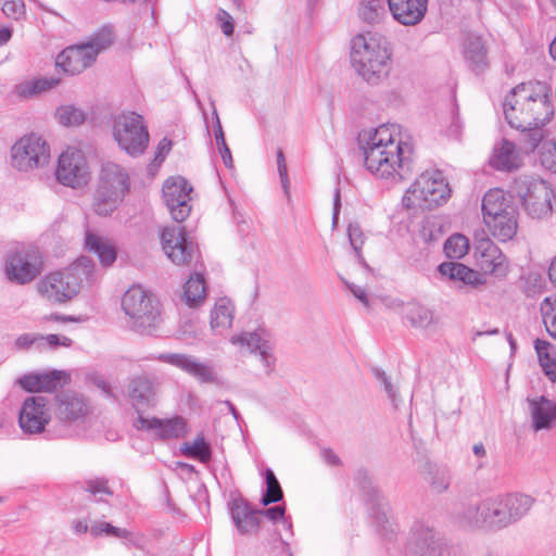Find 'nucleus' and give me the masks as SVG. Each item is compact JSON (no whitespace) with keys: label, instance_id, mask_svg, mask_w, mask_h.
Masks as SVG:
<instances>
[{"label":"nucleus","instance_id":"obj_1","mask_svg":"<svg viewBox=\"0 0 556 556\" xmlns=\"http://www.w3.org/2000/svg\"><path fill=\"white\" fill-rule=\"evenodd\" d=\"M552 89L546 84L522 83L505 97L503 111L511 128L520 131L519 142L523 152L534 151L541 143L543 127L554 115Z\"/></svg>","mask_w":556,"mask_h":556},{"label":"nucleus","instance_id":"obj_2","mask_svg":"<svg viewBox=\"0 0 556 556\" xmlns=\"http://www.w3.org/2000/svg\"><path fill=\"white\" fill-rule=\"evenodd\" d=\"M362 149L365 167L377 178L402 180L409 170L413 148L396 140L388 125L377 127Z\"/></svg>","mask_w":556,"mask_h":556},{"label":"nucleus","instance_id":"obj_3","mask_svg":"<svg viewBox=\"0 0 556 556\" xmlns=\"http://www.w3.org/2000/svg\"><path fill=\"white\" fill-rule=\"evenodd\" d=\"M89 413L87 400L74 391H63L55 395V417L52 421L46 410L43 396H37V437L47 440L63 439L71 434L70 425L81 420Z\"/></svg>","mask_w":556,"mask_h":556},{"label":"nucleus","instance_id":"obj_4","mask_svg":"<svg viewBox=\"0 0 556 556\" xmlns=\"http://www.w3.org/2000/svg\"><path fill=\"white\" fill-rule=\"evenodd\" d=\"M392 51L388 39L379 34H358L352 39L351 63L370 85L389 75Z\"/></svg>","mask_w":556,"mask_h":556},{"label":"nucleus","instance_id":"obj_5","mask_svg":"<svg viewBox=\"0 0 556 556\" xmlns=\"http://www.w3.org/2000/svg\"><path fill=\"white\" fill-rule=\"evenodd\" d=\"M96 264L88 256H81L78 262L64 269L47 275L38 285L37 290L52 303H66L75 298L83 283L81 276L87 282L94 280Z\"/></svg>","mask_w":556,"mask_h":556},{"label":"nucleus","instance_id":"obj_6","mask_svg":"<svg viewBox=\"0 0 556 556\" xmlns=\"http://www.w3.org/2000/svg\"><path fill=\"white\" fill-rule=\"evenodd\" d=\"M130 190V177L121 165L106 162L100 169L92 207L99 216H110Z\"/></svg>","mask_w":556,"mask_h":556},{"label":"nucleus","instance_id":"obj_7","mask_svg":"<svg viewBox=\"0 0 556 556\" xmlns=\"http://www.w3.org/2000/svg\"><path fill=\"white\" fill-rule=\"evenodd\" d=\"M114 41L111 27L104 26L94 33L88 41L70 46L61 51L55 60V65L65 74L78 75L90 67L98 54L110 47Z\"/></svg>","mask_w":556,"mask_h":556},{"label":"nucleus","instance_id":"obj_8","mask_svg":"<svg viewBox=\"0 0 556 556\" xmlns=\"http://www.w3.org/2000/svg\"><path fill=\"white\" fill-rule=\"evenodd\" d=\"M122 308L130 319V327L141 334H151L161 320L157 299L140 286H132L124 293Z\"/></svg>","mask_w":556,"mask_h":556},{"label":"nucleus","instance_id":"obj_9","mask_svg":"<svg viewBox=\"0 0 556 556\" xmlns=\"http://www.w3.org/2000/svg\"><path fill=\"white\" fill-rule=\"evenodd\" d=\"M511 198H518L525 211L533 218H541L552 212L554 191L549 185L531 175L516 177L509 185Z\"/></svg>","mask_w":556,"mask_h":556},{"label":"nucleus","instance_id":"obj_10","mask_svg":"<svg viewBox=\"0 0 556 556\" xmlns=\"http://www.w3.org/2000/svg\"><path fill=\"white\" fill-rule=\"evenodd\" d=\"M112 134L118 147L132 157L142 155L149 146L148 125L143 116L134 111L114 117Z\"/></svg>","mask_w":556,"mask_h":556},{"label":"nucleus","instance_id":"obj_11","mask_svg":"<svg viewBox=\"0 0 556 556\" xmlns=\"http://www.w3.org/2000/svg\"><path fill=\"white\" fill-rule=\"evenodd\" d=\"M354 480L361 490L372 523L375 525L381 538L388 542L396 539L399 526L388 517L386 507L382 505V497L377 489L371 484L368 472L364 468L357 469Z\"/></svg>","mask_w":556,"mask_h":556},{"label":"nucleus","instance_id":"obj_12","mask_svg":"<svg viewBox=\"0 0 556 556\" xmlns=\"http://www.w3.org/2000/svg\"><path fill=\"white\" fill-rule=\"evenodd\" d=\"M409 191L418 200V206L427 210L441 205L451 195V188L441 172L422 173Z\"/></svg>","mask_w":556,"mask_h":556},{"label":"nucleus","instance_id":"obj_13","mask_svg":"<svg viewBox=\"0 0 556 556\" xmlns=\"http://www.w3.org/2000/svg\"><path fill=\"white\" fill-rule=\"evenodd\" d=\"M406 552L408 556H443L447 546L433 527L416 520L410 527Z\"/></svg>","mask_w":556,"mask_h":556},{"label":"nucleus","instance_id":"obj_14","mask_svg":"<svg viewBox=\"0 0 556 556\" xmlns=\"http://www.w3.org/2000/svg\"><path fill=\"white\" fill-rule=\"evenodd\" d=\"M35 254L33 243L14 242L7 252L4 274L11 282L24 285L35 278L31 260Z\"/></svg>","mask_w":556,"mask_h":556},{"label":"nucleus","instance_id":"obj_15","mask_svg":"<svg viewBox=\"0 0 556 556\" xmlns=\"http://www.w3.org/2000/svg\"><path fill=\"white\" fill-rule=\"evenodd\" d=\"M160 384L159 377L151 372H143L129 378L125 396L138 415H142L144 409L156 405Z\"/></svg>","mask_w":556,"mask_h":556},{"label":"nucleus","instance_id":"obj_16","mask_svg":"<svg viewBox=\"0 0 556 556\" xmlns=\"http://www.w3.org/2000/svg\"><path fill=\"white\" fill-rule=\"evenodd\" d=\"M501 503L495 496L481 500L475 505L467 506L462 515L463 520L471 528L498 531L506 528L505 517L500 509Z\"/></svg>","mask_w":556,"mask_h":556},{"label":"nucleus","instance_id":"obj_17","mask_svg":"<svg viewBox=\"0 0 556 556\" xmlns=\"http://www.w3.org/2000/svg\"><path fill=\"white\" fill-rule=\"evenodd\" d=\"M193 188L181 176L169 177L165 180L162 192L164 202L175 222H185L191 213V192Z\"/></svg>","mask_w":556,"mask_h":556},{"label":"nucleus","instance_id":"obj_18","mask_svg":"<svg viewBox=\"0 0 556 556\" xmlns=\"http://www.w3.org/2000/svg\"><path fill=\"white\" fill-rule=\"evenodd\" d=\"M162 248L176 265H185L198 253V245L188 235L185 226L166 227L161 232Z\"/></svg>","mask_w":556,"mask_h":556},{"label":"nucleus","instance_id":"obj_19","mask_svg":"<svg viewBox=\"0 0 556 556\" xmlns=\"http://www.w3.org/2000/svg\"><path fill=\"white\" fill-rule=\"evenodd\" d=\"M55 176L60 184L80 188L88 184L90 173L87 160L79 150H66L58 159Z\"/></svg>","mask_w":556,"mask_h":556},{"label":"nucleus","instance_id":"obj_20","mask_svg":"<svg viewBox=\"0 0 556 556\" xmlns=\"http://www.w3.org/2000/svg\"><path fill=\"white\" fill-rule=\"evenodd\" d=\"M137 430L155 431L159 440H172L184 438L187 433L188 425L182 416L176 415L172 418L161 419L157 417H144L138 415L134 421Z\"/></svg>","mask_w":556,"mask_h":556},{"label":"nucleus","instance_id":"obj_21","mask_svg":"<svg viewBox=\"0 0 556 556\" xmlns=\"http://www.w3.org/2000/svg\"><path fill=\"white\" fill-rule=\"evenodd\" d=\"M475 258L477 265L484 274L503 277L507 273L506 257L490 238L477 241L475 244Z\"/></svg>","mask_w":556,"mask_h":556},{"label":"nucleus","instance_id":"obj_22","mask_svg":"<svg viewBox=\"0 0 556 556\" xmlns=\"http://www.w3.org/2000/svg\"><path fill=\"white\" fill-rule=\"evenodd\" d=\"M156 359L184 370L201 383H213L216 381V374L213 366L201 363L191 355L165 353L160 354Z\"/></svg>","mask_w":556,"mask_h":556},{"label":"nucleus","instance_id":"obj_23","mask_svg":"<svg viewBox=\"0 0 556 556\" xmlns=\"http://www.w3.org/2000/svg\"><path fill=\"white\" fill-rule=\"evenodd\" d=\"M389 11L404 26L419 24L428 10V0H387Z\"/></svg>","mask_w":556,"mask_h":556},{"label":"nucleus","instance_id":"obj_24","mask_svg":"<svg viewBox=\"0 0 556 556\" xmlns=\"http://www.w3.org/2000/svg\"><path fill=\"white\" fill-rule=\"evenodd\" d=\"M463 55L465 64L475 75H483L489 70L488 49L482 37L468 35L464 40Z\"/></svg>","mask_w":556,"mask_h":556},{"label":"nucleus","instance_id":"obj_25","mask_svg":"<svg viewBox=\"0 0 556 556\" xmlns=\"http://www.w3.org/2000/svg\"><path fill=\"white\" fill-rule=\"evenodd\" d=\"M84 248L96 255L103 268H110L117 260L116 247L105 237L89 229L85 232Z\"/></svg>","mask_w":556,"mask_h":556},{"label":"nucleus","instance_id":"obj_26","mask_svg":"<svg viewBox=\"0 0 556 556\" xmlns=\"http://www.w3.org/2000/svg\"><path fill=\"white\" fill-rule=\"evenodd\" d=\"M231 341L235 344L239 343L241 345H247L251 352H257L264 367L268 370L271 369L274 365L271 344L269 342V333L265 329L260 328L253 332L233 337Z\"/></svg>","mask_w":556,"mask_h":556},{"label":"nucleus","instance_id":"obj_27","mask_svg":"<svg viewBox=\"0 0 556 556\" xmlns=\"http://www.w3.org/2000/svg\"><path fill=\"white\" fill-rule=\"evenodd\" d=\"M532 426L535 431L547 430L556 424V403L544 395L529 400Z\"/></svg>","mask_w":556,"mask_h":556},{"label":"nucleus","instance_id":"obj_28","mask_svg":"<svg viewBox=\"0 0 556 556\" xmlns=\"http://www.w3.org/2000/svg\"><path fill=\"white\" fill-rule=\"evenodd\" d=\"M35 163V134L20 138L11 148V165L20 172H28Z\"/></svg>","mask_w":556,"mask_h":556},{"label":"nucleus","instance_id":"obj_29","mask_svg":"<svg viewBox=\"0 0 556 556\" xmlns=\"http://www.w3.org/2000/svg\"><path fill=\"white\" fill-rule=\"evenodd\" d=\"M230 517L241 534L256 531L260 527V509L252 508L247 502L233 501L229 507Z\"/></svg>","mask_w":556,"mask_h":556},{"label":"nucleus","instance_id":"obj_30","mask_svg":"<svg viewBox=\"0 0 556 556\" xmlns=\"http://www.w3.org/2000/svg\"><path fill=\"white\" fill-rule=\"evenodd\" d=\"M493 237L506 242L515 237L518 228V210L509 208L505 214L497 215L484 222Z\"/></svg>","mask_w":556,"mask_h":556},{"label":"nucleus","instance_id":"obj_31","mask_svg":"<svg viewBox=\"0 0 556 556\" xmlns=\"http://www.w3.org/2000/svg\"><path fill=\"white\" fill-rule=\"evenodd\" d=\"M438 271L451 280L464 285L477 287L484 283V279L478 271L458 262H443L439 265Z\"/></svg>","mask_w":556,"mask_h":556},{"label":"nucleus","instance_id":"obj_32","mask_svg":"<svg viewBox=\"0 0 556 556\" xmlns=\"http://www.w3.org/2000/svg\"><path fill=\"white\" fill-rule=\"evenodd\" d=\"M509 208H517L505 197L504 191L500 188H494L485 192L482 198V215L483 220H489V217H495L505 214Z\"/></svg>","mask_w":556,"mask_h":556},{"label":"nucleus","instance_id":"obj_33","mask_svg":"<svg viewBox=\"0 0 556 556\" xmlns=\"http://www.w3.org/2000/svg\"><path fill=\"white\" fill-rule=\"evenodd\" d=\"M490 165L501 172H511L519 167L516 146L513 141L503 139L500 148L495 149L490 159Z\"/></svg>","mask_w":556,"mask_h":556},{"label":"nucleus","instance_id":"obj_34","mask_svg":"<svg viewBox=\"0 0 556 556\" xmlns=\"http://www.w3.org/2000/svg\"><path fill=\"white\" fill-rule=\"evenodd\" d=\"M206 296V282L202 273L194 270L184 286V299L189 307H195Z\"/></svg>","mask_w":556,"mask_h":556},{"label":"nucleus","instance_id":"obj_35","mask_svg":"<svg viewBox=\"0 0 556 556\" xmlns=\"http://www.w3.org/2000/svg\"><path fill=\"white\" fill-rule=\"evenodd\" d=\"M534 350L544 374L556 382V346L546 340L536 339Z\"/></svg>","mask_w":556,"mask_h":556},{"label":"nucleus","instance_id":"obj_36","mask_svg":"<svg viewBox=\"0 0 556 556\" xmlns=\"http://www.w3.org/2000/svg\"><path fill=\"white\" fill-rule=\"evenodd\" d=\"M233 320V305L227 298L219 299L211 312V327L216 333L231 327Z\"/></svg>","mask_w":556,"mask_h":556},{"label":"nucleus","instance_id":"obj_37","mask_svg":"<svg viewBox=\"0 0 556 556\" xmlns=\"http://www.w3.org/2000/svg\"><path fill=\"white\" fill-rule=\"evenodd\" d=\"M534 503L535 498L525 493L515 492L505 494V505L508 506V515L513 517L514 523L525 518Z\"/></svg>","mask_w":556,"mask_h":556},{"label":"nucleus","instance_id":"obj_38","mask_svg":"<svg viewBox=\"0 0 556 556\" xmlns=\"http://www.w3.org/2000/svg\"><path fill=\"white\" fill-rule=\"evenodd\" d=\"M404 317L412 327L419 329H426L433 323V312L418 302L407 303L404 307Z\"/></svg>","mask_w":556,"mask_h":556},{"label":"nucleus","instance_id":"obj_39","mask_svg":"<svg viewBox=\"0 0 556 556\" xmlns=\"http://www.w3.org/2000/svg\"><path fill=\"white\" fill-rule=\"evenodd\" d=\"M180 450L186 457L202 464H206L212 459L211 444L202 433L198 434L192 442H185Z\"/></svg>","mask_w":556,"mask_h":556},{"label":"nucleus","instance_id":"obj_40","mask_svg":"<svg viewBox=\"0 0 556 556\" xmlns=\"http://www.w3.org/2000/svg\"><path fill=\"white\" fill-rule=\"evenodd\" d=\"M265 489L262 492L261 503L264 506L279 503L283 498V492L274 470L265 468L263 471Z\"/></svg>","mask_w":556,"mask_h":556},{"label":"nucleus","instance_id":"obj_41","mask_svg":"<svg viewBox=\"0 0 556 556\" xmlns=\"http://www.w3.org/2000/svg\"><path fill=\"white\" fill-rule=\"evenodd\" d=\"M387 0H359L358 15L367 24H378L387 16Z\"/></svg>","mask_w":556,"mask_h":556},{"label":"nucleus","instance_id":"obj_42","mask_svg":"<svg viewBox=\"0 0 556 556\" xmlns=\"http://www.w3.org/2000/svg\"><path fill=\"white\" fill-rule=\"evenodd\" d=\"M70 380V376L64 370H49L43 372L37 371V393L53 392L65 386Z\"/></svg>","mask_w":556,"mask_h":556},{"label":"nucleus","instance_id":"obj_43","mask_svg":"<svg viewBox=\"0 0 556 556\" xmlns=\"http://www.w3.org/2000/svg\"><path fill=\"white\" fill-rule=\"evenodd\" d=\"M212 121H213L214 137L216 140V144H217L219 154L223 159V162L227 168H232V166H233L232 155H231L230 149L226 142L223 126L220 124V119H219L216 109L213 110Z\"/></svg>","mask_w":556,"mask_h":556},{"label":"nucleus","instance_id":"obj_44","mask_svg":"<svg viewBox=\"0 0 556 556\" xmlns=\"http://www.w3.org/2000/svg\"><path fill=\"white\" fill-rule=\"evenodd\" d=\"M55 117L63 126H79L85 123L87 114L73 104H65L56 109Z\"/></svg>","mask_w":556,"mask_h":556},{"label":"nucleus","instance_id":"obj_45","mask_svg":"<svg viewBox=\"0 0 556 556\" xmlns=\"http://www.w3.org/2000/svg\"><path fill=\"white\" fill-rule=\"evenodd\" d=\"M18 426L25 434L35 433V395L26 397L20 408Z\"/></svg>","mask_w":556,"mask_h":556},{"label":"nucleus","instance_id":"obj_46","mask_svg":"<svg viewBox=\"0 0 556 556\" xmlns=\"http://www.w3.org/2000/svg\"><path fill=\"white\" fill-rule=\"evenodd\" d=\"M469 250V241L462 233L452 235L444 243L443 251L451 260L462 258Z\"/></svg>","mask_w":556,"mask_h":556},{"label":"nucleus","instance_id":"obj_47","mask_svg":"<svg viewBox=\"0 0 556 556\" xmlns=\"http://www.w3.org/2000/svg\"><path fill=\"white\" fill-rule=\"evenodd\" d=\"M540 311L546 331L556 340V294L546 296L540 304Z\"/></svg>","mask_w":556,"mask_h":556},{"label":"nucleus","instance_id":"obj_48","mask_svg":"<svg viewBox=\"0 0 556 556\" xmlns=\"http://www.w3.org/2000/svg\"><path fill=\"white\" fill-rule=\"evenodd\" d=\"M348 238L350 241V245L354 252V256L357 260L359 264H362L364 267L368 268V265L362 254V248L365 243V235L357 223H350L348 226Z\"/></svg>","mask_w":556,"mask_h":556},{"label":"nucleus","instance_id":"obj_49","mask_svg":"<svg viewBox=\"0 0 556 556\" xmlns=\"http://www.w3.org/2000/svg\"><path fill=\"white\" fill-rule=\"evenodd\" d=\"M84 490L89 494V497L96 502L106 503L113 496V491L104 478L91 479L85 482Z\"/></svg>","mask_w":556,"mask_h":556},{"label":"nucleus","instance_id":"obj_50","mask_svg":"<svg viewBox=\"0 0 556 556\" xmlns=\"http://www.w3.org/2000/svg\"><path fill=\"white\" fill-rule=\"evenodd\" d=\"M84 490L89 494V497L96 502L106 503L113 496V491L104 478L91 479L85 482Z\"/></svg>","mask_w":556,"mask_h":556},{"label":"nucleus","instance_id":"obj_51","mask_svg":"<svg viewBox=\"0 0 556 556\" xmlns=\"http://www.w3.org/2000/svg\"><path fill=\"white\" fill-rule=\"evenodd\" d=\"M90 534L93 538L113 536L127 539L130 535V532L126 529L115 527L106 521H94L90 525Z\"/></svg>","mask_w":556,"mask_h":556},{"label":"nucleus","instance_id":"obj_52","mask_svg":"<svg viewBox=\"0 0 556 556\" xmlns=\"http://www.w3.org/2000/svg\"><path fill=\"white\" fill-rule=\"evenodd\" d=\"M428 481L433 490L441 493L450 486V471L445 467L429 466L428 469Z\"/></svg>","mask_w":556,"mask_h":556},{"label":"nucleus","instance_id":"obj_53","mask_svg":"<svg viewBox=\"0 0 556 556\" xmlns=\"http://www.w3.org/2000/svg\"><path fill=\"white\" fill-rule=\"evenodd\" d=\"M73 344V340L68 337L50 333L47 336L37 334V350H51L54 351L61 346L70 348Z\"/></svg>","mask_w":556,"mask_h":556},{"label":"nucleus","instance_id":"obj_54","mask_svg":"<svg viewBox=\"0 0 556 556\" xmlns=\"http://www.w3.org/2000/svg\"><path fill=\"white\" fill-rule=\"evenodd\" d=\"M541 142L540 163L545 169L556 173V140Z\"/></svg>","mask_w":556,"mask_h":556},{"label":"nucleus","instance_id":"obj_55","mask_svg":"<svg viewBox=\"0 0 556 556\" xmlns=\"http://www.w3.org/2000/svg\"><path fill=\"white\" fill-rule=\"evenodd\" d=\"M371 372L376 380L380 382V384L383 387L386 393L388 394V397L393 403V405L397 406V393L391 382L390 377L386 374L384 370H382L379 367H372Z\"/></svg>","mask_w":556,"mask_h":556},{"label":"nucleus","instance_id":"obj_56","mask_svg":"<svg viewBox=\"0 0 556 556\" xmlns=\"http://www.w3.org/2000/svg\"><path fill=\"white\" fill-rule=\"evenodd\" d=\"M3 14L11 20L20 21L25 14V4L22 0H7L2 5Z\"/></svg>","mask_w":556,"mask_h":556},{"label":"nucleus","instance_id":"obj_57","mask_svg":"<svg viewBox=\"0 0 556 556\" xmlns=\"http://www.w3.org/2000/svg\"><path fill=\"white\" fill-rule=\"evenodd\" d=\"M14 91L21 99H28L35 96V78H29L15 86Z\"/></svg>","mask_w":556,"mask_h":556},{"label":"nucleus","instance_id":"obj_58","mask_svg":"<svg viewBox=\"0 0 556 556\" xmlns=\"http://www.w3.org/2000/svg\"><path fill=\"white\" fill-rule=\"evenodd\" d=\"M277 168H278V174L280 177L282 188L285 189V192L288 193V185H289L288 169H287L285 155L281 150L277 151Z\"/></svg>","mask_w":556,"mask_h":556},{"label":"nucleus","instance_id":"obj_59","mask_svg":"<svg viewBox=\"0 0 556 556\" xmlns=\"http://www.w3.org/2000/svg\"><path fill=\"white\" fill-rule=\"evenodd\" d=\"M286 506L277 505L274 507H269L266 509H260V515L265 516L269 520L277 522L281 519H285Z\"/></svg>","mask_w":556,"mask_h":556},{"label":"nucleus","instance_id":"obj_60","mask_svg":"<svg viewBox=\"0 0 556 556\" xmlns=\"http://www.w3.org/2000/svg\"><path fill=\"white\" fill-rule=\"evenodd\" d=\"M14 384L18 386L26 392L35 393V372H28V374L17 378L15 380Z\"/></svg>","mask_w":556,"mask_h":556},{"label":"nucleus","instance_id":"obj_61","mask_svg":"<svg viewBox=\"0 0 556 556\" xmlns=\"http://www.w3.org/2000/svg\"><path fill=\"white\" fill-rule=\"evenodd\" d=\"M340 210H341V192H340V188L337 187L334 189V193H333V207H332V227L333 228H336L338 226Z\"/></svg>","mask_w":556,"mask_h":556},{"label":"nucleus","instance_id":"obj_62","mask_svg":"<svg viewBox=\"0 0 556 556\" xmlns=\"http://www.w3.org/2000/svg\"><path fill=\"white\" fill-rule=\"evenodd\" d=\"M60 83V78L55 77H37V93L50 90L58 86Z\"/></svg>","mask_w":556,"mask_h":556},{"label":"nucleus","instance_id":"obj_63","mask_svg":"<svg viewBox=\"0 0 556 556\" xmlns=\"http://www.w3.org/2000/svg\"><path fill=\"white\" fill-rule=\"evenodd\" d=\"M14 425V416L0 413V434H9Z\"/></svg>","mask_w":556,"mask_h":556},{"label":"nucleus","instance_id":"obj_64","mask_svg":"<svg viewBox=\"0 0 556 556\" xmlns=\"http://www.w3.org/2000/svg\"><path fill=\"white\" fill-rule=\"evenodd\" d=\"M35 343V336L30 333L21 334L15 340V348L17 350H28Z\"/></svg>","mask_w":556,"mask_h":556}]
</instances>
